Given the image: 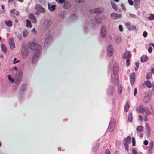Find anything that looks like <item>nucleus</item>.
<instances>
[{
  "label": "nucleus",
  "mask_w": 154,
  "mask_h": 154,
  "mask_svg": "<svg viewBox=\"0 0 154 154\" xmlns=\"http://www.w3.org/2000/svg\"><path fill=\"white\" fill-rule=\"evenodd\" d=\"M15 11V9H12L10 10V13L11 14H14Z\"/></svg>",
  "instance_id": "obj_48"
},
{
  "label": "nucleus",
  "mask_w": 154,
  "mask_h": 154,
  "mask_svg": "<svg viewBox=\"0 0 154 154\" xmlns=\"http://www.w3.org/2000/svg\"><path fill=\"white\" fill-rule=\"evenodd\" d=\"M26 85H23L21 87L20 91L23 92V91L26 89Z\"/></svg>",
  "instance_id": "obj_35"
},
{
  "label": "nucleus",
  "mask_w": 154,
  "mask_h": 154,
  "mask_svg": "<svg viewBox=\"0 0 154 154\" xmlns=\"http://www.w3.org/2000/svg\"><path fill=\"white\" fill-rule=\"evenodd\" d=\"M151 72H152V73L154 74V68H152L151 69Z\"/></svg>",
  "instance_id": "obj_62"
},
{
  "label": "nucleus",
  "mask_w": 154,
  "mask_h": 154,
  "mask_svg": "<svg viewBox=\"0 0 154 154\" xmlns=\"http://www.w3.org/2000/svg\"><path fill=\"white\" fill-rule=\"evenodd\" d=\"M132 154H135V148H134L132 150Z\"/></svg>",
  "instance_id": "obj_56"
},
{
  "label": "nucleus",
  "mask_w": 154,
  "mask_h": 154,
  "mask_svg": "<svg viewBox=\"0 0 154 154\" xmlns=\"http://www.w3.org/2000/svg\"><path fill=\"white\" fill-rule=\"evenodd\" d=\"M29 48L32 50H36V51L38 49V45L35 42H30L29 43Z\"/></svg>",
  "instance_id": "obj_5"
},
{
  "label": "nucleus",
  "mask_w": 154,
  "mask_h": 154,
  "mask_svg": "<svg viewBox=\"0 0 154 154\" xmlns=\"http://www.w3.org/2000/svg\"><path fill=\"white\" fill-rule=\"evenodd\" d=\"M28 34V32L26 30H24L23 32V35L24 37H27Z\"/></svg>",
  "instance_id": "obj_31"
},
{
  "label": "nucleus",
  "mask_w": 154,
  "mask_h": 154,
  "mask_svg": "<svg viewBox=\"0 0 154 154\" xmlns=\"http://www.w3.org/2000/svg\"><path fill=\"white\" fill-rule=\"evenodd\" d=\"M111 16L112 18L115 19L121 18L122 17V15L120 14H118L115 13H113L112 14Z\"/></svg>",
  "instance_id": "obj_13"
},
{
  "label": "nucleus",
  "mask_w": 154,
  "mask_h": 154,
  "mask_svg": "<svg viewBox=\"0 0 154 154\" xmlns=\"http://www.w3.org/2000/svg\"><path fill=\"white\" fill-rule=\"evenodd\" d=\"M148 59V57L146 55H143L140 58L141 61L142 62H146Z\"/></svg>",
  "instance_id": "obj_20"
},
{
  "label": "nucleus",
  "mask_w": 154,
  "mask_h": 154,
  "mask_svg": "<svg viewBox=\"0 0 154 154\" xmlns=\"http://www.w3.org/2000/svg\"><path fill=\"white\" fill-rule=\"evenodd\" d=\"M29 19L32 21V23H35L37 22V20L35 17L32 14H30L28 16Z\"/></svg>",
  "instance_id": "obj_11"
},
{
  "label": "nucleus",
  "mask_w": 154,
  "mask_h": 154,
  "mask_svg": "<svg viewBox=\"0 0 154 154\" xmlns=\"http://www.w3.org/2000/svg\"><path fill=\"white\" fill-rule=\"evenodd\" d=\"M32 32L35 34H37L36 31L35 30V28H34L32 30Z\"/></svg>",
  "instance_id": "obj_52"
},
{
  "label": "nucleus",
  "mask_w": 154,
  "mask_h": 154,
  "mask_svg": "<svg viewBox=\"0 0 154 154\" xmlns=\"http://www.w3.org/2000/svg\"><path fill=\"white\" fill-rule=\"evenodd\" d=\"M130 79L131 83L132 85H134L135 83V74L133 73L130 75Z\"/></svg>",
  "instance_id": "obj_15"
},
{
  "label": "nucleus",
  "mask_w": 154,
  "mask_h": 154,
  "mask_svg": "<svg viewBox=\"0 0 154 154\" xmlns=\"http://www.w3.org/2000/svg\"><path fill=\"white\" fill-rule=\"evenodd\" d=\"M16 60H17V59L16 58H15L14 59V60L13 61V63L14 64H15L16 63H18L20 61L19 60H18L17 61H16Z\"/></svg>",
  "instance_id": "obj_43"
},
{
  "label": "nucleus",
  "mask_w": 154,
  "mask_h": 154,
  "mask_svg": "<svg viewBox=\"0 0 154 154\" xmlns=\"http://www.w3.org/2000/svg\"><path fill=\"white\" fill-rule=\"evenodd\" d=\"M84 0H75V1L78 3L82 2L84 1Z\"/></svg>",
  "instance_id": "obj_51"
},
{
  "label": "nucleus",
  "mask_w": 154,
  "mask_h": 154,
  "mask_svg": "<svg viewBox=\"0 0 154 154\" xmlns=\"http://www.w3.org/2000/svg\"><path fill=\"white\" fill-rule=\"evenodd\" d=\"M138 119L141 122H143V119L141 115H139L138 117Z\"/></svg>",
  "instance_id": "obj_42"
},
{
  "label": "nucleus",
  "mask_w": 154,
  "mask_h": 154,
  "mask_svg": "<svg viewBox=\"0 0 154 154\" xmlns=\"http://www.w3.org/2000/svg\"><path fill=\"white\" fill-rule=\"evenodd\" d=\"M139 63L137 62L136 63H135V66H136V67H137V68H138V67H139Z\"/></svg>",
  "instance_id": "obj_54"
},
{
  "label": "nucleus",
  "mask_w": 154,
  "mask_h": 154,
  "mask_svg": "<svg viewBox=\"0 0 154 154\" xmlns=\"http://www.w3.org/2000/svg\"><path fill=\"white\" fill-rule=\"evenodd\" d=\"M123 58L124 59H126L127 66H128L130 64V61L129 60L131 58L130 53L129 51H126L123 55Z\"/></svg>",
  "instance_id": "obj_2"
},
{
  "label": "nucleus",
  "mask_w": 154,
  "mask_h": 154,
  "mask_svg": "<svg viewBox=\"0 0 154 154\" xmlns=\"http://www.w3.org/2000/svg\"><path fill=\"white\" fill-rule=\"evenodd\" d=\"M96 22L97 23H101V21H98L97 20H96Z\"/></svg>",
  "instance_id": "obj_61"
},
{
  "label": "nucleus",
  "mask_w": 154,
  "mask_h": 154,
  "mask_svg": "<svg viewBox=\"0 0 154 154\" xmlns=\"http://www.w3.org/2000/svg\"><path fill=\"white\" fill-rule=\"evenodd\" d=\"M145 84L148 88H150L151 86V82L149 81H146L145 82Z\"/></svg>",
  "instance_id": "obj_26"
},
{
  "label": "nucleus",
  "mask_w": 154,
  "mask_h": 154,
  "mask_svg": "<svg viewBox=\"0 0 154 154\" xmlns=\"http://www.w3.org/2000/svg\"><path fill=\"white\" fill-rule=\"evenodd\" d=\"M140 5V0H135V8L136 9L139 8Z\"/></svg>",
  "instance_id": "obj_27"
},
{
  "label": "nucleus",
  "mask_w": 154,
  "mask_h": 154,
  "mask_svg": "<svg viewBox=\"0 0 154 154\" xmlns=\"http://www.w3.org/2000/svg\"><path fill=\"white\" fill-rule=\"evenodd\" d=\"M145 128L147 131V136L149 137L150 136V128L149 125L146 123L145 125Z\"/></svg>",
  "instance_id": "obj_17"
},
{
  "label": "nucleus",
  "mask_w": 154,
  "mask_h": 154,
  "mask_svg": "<svg viewBox=\"0 0 154 154\" xmlns=\"http://www.w3.org/2000/svg\"><path fill=\"white\" fill-rule=\"evenodd\" d=\"M40 55V51L38 49L36 52L34 54L32 59V62L33 63H35L38 60L39 56Z\"/></svg>",
  "instance_id": "obj_4"
},
{
  "label": "nucleus",
  "mask_w": 154,
  "mask_h": 154,
  "mask_svg": "<svg viewBox=\"0 0 154 154\" xmlns=\"http://www.w3.org/2000/svg\"><path fill=\"white\" fill-rule=\"evenodd\" d=\"M151 77H152L151 73L150 72L147 73L146 74V79H149Z\"/></svg>",
  "instance_id": "obj_37"
},
{
  "label": "nucleus",
  "mask_w": 154,
  "mask_h": 154,
  "mask_svg": "<svg viewBox=\"0 0 154 154\" xmlns=\"http://www.w3.org/2000/svg\"><path fill=\"white\" fill-rule=\"evenodd\" d=\"M27 55V54L24 55L23 54H22V56L23 58H25Z\"/></svg>",
  "instance_id": "obj_57"
},
{
  "label": "nucleus",
  "mask_w": 154,
  "mask_h": 154,
  "mask_svg": "<svg viewBox=\"0 0 154 154\" xmlns=\"http://www.w3.org/2000/svg\"><path fill=\"white\" fill-rule=\"evenodd\" d=\"M150 95L149 94H146L144 97L143 99V102L144 103H147L150 101Z\"/></svg>",
  "instance_id": "obj_12"
},
{
  "label": "nucleus",
  "mask_w": 154,
  "mask_h": 154,
  "mask_svg": "<svg viewBox=\"0 0 154 154\" xmlns=\"http://www.w3.org/2000/svg\"><path fill=\"white\" fill-rule=\"evenodd\" d=\"M153 146V142L151 141L149 142L148 146V149L147 151L148 154H151L152 151Z\"/></svg>",
  "instance_id": "obj_8"
},
{
  "label": "nucleus",
  "mask_w": 154,
  "mask_h": 154,
  "mask_svg": "<svg viewBox=\"0 0 154 154\" xmlns=\"http://www.w3.org/2000/svg\"><path fill=\"white\" fill-rule=\"evenodd\" d=\"M144 120L145 121H147L148 120V118L147 117V116L146 115L145 118H144Z\"/></svg>",
  "instance_id": "obj_53"
},
{
  "label": "nucleus",
  "mask_w": 154,
  "mask_h": 154,
  "mask_svg": "<svg viewBox=\"0 0 154 154\" xmlns=\"http://www.w3.org/2000/svg\"><path fill=\"white\" fill-rule=\"evenodd\" d=\"M152 48L151 47H149L148 50V52L149 53H150L152 52Z\"/></svg>",
  "instance_id": "obj_49"
},
{
  "label": "nucleus",
  "mask_w": 154,
  "mask_h": 154,
  "mask_svg": "<svg viewBox=\"0 0 154 154\" xmlns=\"http://www.w3.org/2000/svg\"><path fill=\"white\" fill-rule=\"evenodd\" d=\"M35 8L36 10L38 12L42 13H44L45 12L44 8L39 4L36 5Z\"/></svg>",
  "instance_id": "obj_6"
},
{
  "label": "nucleus",
  "mask_w": 154,
  "mask_h": 154,
  "mask_svg": "<svg viewBox=\"0 0 154 154\" xmlns=\"http://www.w3.org/2000/svg\"><path fill=\"white\" fill-rule=\"evenodd\" d=\"M115 126V124L113 122H110L108 129L109 131L112 132L113 131Z\"/></svg>",
  "instance_id": "obj_9"
},
{
  "label": "nucleus",
  "mask_w": 154,
  "mask_h": 154,
  "mask_svg": "<svg viewBox=\"0 0 154 154\" xmlns=\"http://www.w3.org/2000/svg\"><path fill=\"white\" fill-rule=\"evenodd\" d=\"M16 15L17 16H19V13L18 12H17L16 14Z\"/></svg>",
  "instance_id": "obj_63"
},
{
  "label": "nucleus",
  "mask_w": 154,
  "mask_h": 154,
  "mask_svg": "<svg viewBox=\"0 0 154 154\" xmlns=\"http://www.w3.org/2000/svg\"><path fill=\"white\" fill-rule=\"evenodd\" d=\"M129 103L128 102H127L126 105L124 106V111L125 112H127L129 110Z\"/></svg>",
  "instance_id": "obj_24"
},
{
  "label": "nucleus",
  "mask_w": 154,
  "mask_h": 154,
  "mask_svg": "<svg viewBox=\"0 0 154 154\" xmlns=\"http://www.w3.org/2000/svg\"><path fill=\"white\" fill-rule=\"evenodd\" d=\"M143 126H139L137 128L136 130L137 131L141 132L143 131Z\"/></svg>",
  "instance_id": "obj_30"
},
{
  "label": "nucleus",
  "mask_w": 154,
  "mask_h": 154,
  "mask_svg": "<svg viewBox=\"0 0 154 154\" xmlns=\"http://www.w3.org/2000/svg\"><path fill=\"white\" fill-rule=\"evenodd\" d=\"M56 2H57L58 3H60V4L62 3H63L65 0H56Z\"/></svg>",
  "instance_id": "obj_41"
},
{
  "label": "nucleus",
  "mask_w": 154,
  "mask_h": 154,
  "mask_svg": "<svg viewBox=\"0 0 154 154\" xmlns=\"http://www.w3.org/2000/svg\"><path fill=\"white\" fill-rule=\"evenodd\" d=\"M143 144L145 145L146 146L148 144V142L147 140H145L143 142Z\"/></svg>",
  "instance_id": "obj_46"
},
{
  "label": "nucleus",
  "mask_w": 154,
  "mask_h": 154,
  "mask_svg": "<svg viewBox=\"0 0 154 154\" xmlns=\"http://www.w3.org/2000/svg\"><path fill=\"white\" fill-rule=\"evenodd\" d=\"M58 150L59 151H61L62 150L61 148L60 147H59L58 148Z\"/></svg>",
  "instance_id": "obj_59"
},
{
  "label": "nucleus",
  "mask_w": 154,
  "mask_h": 154,
  "mask_svg": "<svg viewBox=\"0 0 154 154\" xmlns=\"http://www.w3.org/2000/svg\"><path fill=\"white\" fill-rule=\"evenodd\" d=\"M5 23L8 27H11L12 25V22L11 20H6L4 22Z\"/></svg>",
  "instance_id": "obj_21"
},
{
  "label": "nucleus",
  "mask_w": 154,
  "mask_h": 154,
  "mask_svg": "<svg viewBox=\"0 0 154 154\" xmlns=\"http://www.w3.org/2000/svg\"><path fill=\"white\" fill-rule=\"evenodd\" d=\"M133 146H135V140L134 138H132Z\"/></svg>",
  "instance_id": "obj_50"
},
{
  "label": "nucleus",
  "mask_w": 154,
  "mask_h": 154,
  "mask_svg": "<svg viewBox=\"0 0 154 154\" xmlns=\"http://www.w3.org/2000/svg\"><path fill=\"white\" fill-rule=\"evenodd\" d=\"M125 25L127 26H129L130 25V23H125Z\"/></svg>",
  "instance_id": "obj_55"
},
{
  "label": "nucleus",
  "mask_w": 154,
  "mask_h": 154,
  "mask_svg": "<svg viewBox=\"0 0 154 154\" xmlns=\"http://www.w3.org/2000/svg\"><path fill=\"white\" fill-rule=\"evenodd\" d=\"M114 91V88L112 86H110L108 90V92L109 93H112Z\"/></svg>",
  "instance_id": "obj_32"
},
{
  "label": "nucleus",
  "mask_w": 154,
  "mask_h": 154,
  "mask_svg": "<svg viewBox=\"0 0 154 154\" xmlns=\"http://www.w3.org/2000/svg\"><path fill=\"white\" fill-rule=\"evenodd\" d=\"M113 71L111 74V82L115 85H119V79L118 73L119 67L118 64H114L113 67Z\"/></svg>",
  "instance_id": "obj_1"
},
{
  "label": "nucleus",
  "mask_w": 154,
  "mask_h": 154,
  "mask_svg": "<svg viewBox=\"0 0 154 154\" xmlns=\"http://www.w3.org/2000/svg\"><path fill=\"white\" fill-rule=\"evenodd\" d=\"M119 29L120 31L122 32L123 31V29L122 26L121 25H119Z\"/></svg>",
  "instance_id": "obj_44"
},
{
  "label": "nucleus",
  "mask_w": 154,
  "mask_h": 154,
  "mask_svg": "<svg viewBox=\"0 0 154 154\" xmlns=\"http://www.w3.org/2000/svg\"><path fill=\"white\" fill-rule=\"evenodd\" d=\"M1 46L2 51L4 53H6L7 52V50L5 45L4 44H2Z\"/></svg>",
  "instance_id": "obj_19"
},
{
  "label": "nucleus",
  "mask_w": 154,
  "mask_h": 154,
  "mask_svg": "<svg viewBox=\"0 0 154 154\" xmlns=\"http://www.w3.org/2000/svg\"><path fill=\"white\" fill-rule=\"evenodd\" d=\"M122 88L121 85H119L118 88V92L119 94H121L122 91Z\"/></svg>",
  "instance_id": "obj_34"
},
{
  "label": "nucleus",
  "mask_w": 154,
  "mask_h": 154,
  "mask_svg": "<svg viewBox=\"0 0 154 154\" xmlns=\"http://www.w3.org/2000/svg\"><path fill=\"white\" fill-rule=\"evenodd\" d=\"M112 5L113 9L115 11L117 10V7L116 5L115 4L113 3L112 4Z\"/></svg>",
  "instance_id": "obj_38"
},
{
  "label": "nucleus",
  "mask_w": 154,
  "mask_h": 154,
  "mask_svg": "<svg viewBox=\"0 0 154 154\" xmlns=\"http://www.w3.org/2000/svg\"><path fill=\"white\" fill-rule=\"evenodd\" d=\"M52 38L51 36H49L47 37L45 39V43H48L52 40Z\"/></svg>",
  "instance_id": "obj_22"
},
{
  "label": "nucleus",
  "mask_w": 154,
  "mask_h": 154,
  "mask_svg": "<svg viewBox=\"0 0 154 154\" xmlns=\"http://www.w3.org/2000/svg\"><path fill=\"white\" fill-rule=\"evenodd\" d=\"M128 120L130 122H131L132 120V114L131 113H129L128 115Z\"/></svg>",
  "instance_id": "obj_36"
},
{
  "label": "nucleus",
  "mask_w": 154,
  "mask_h": 154,
  "mask_svg": "<svg viewBox=\"0 0 154 154\" xmlns=\"http://www.w3.org/2000/svg\"><path fill=\"white\" fill-rule=\"evenodd\" d=\"M26 26L28 27L31 28L32 26L31 24V22L29 20H26Z\"/></svg>",
  "instance_id": "obj_25"
},
{
  "label": "nucleus",
  "mask_w": 154,
  "mask_h": 154,
  "mask_svg": "<svg viewBox=\"0 0 154 154\" xmlns=\"http://www.w3.org/2000/svg\"><path fill=\"white\" fill-rule=\"evenodd\" d=\"M128 2L131 5H132L133 4V2L132 0H128Z\"/></svg>",
  "instance_id": "obj_47"
},
{
  "label": "nucleus",
  "mask_w": 154,
  "mask_h": 154,
  "mask_svg": "<svg viewBox=\"0 0 154 154\" xmlns=\"http://www.w3.org/2000/svg\"><path fill=\"white\" fill-rule=\"evenodd\" d=\"M9 43L10 45V48L11 50H12L15 48V43L14 39L13 38L11 37L9 38Z\"/></svg>",
  "instance_id": "obj_7"
},
{
  "label": "nucleus",
  "mask_w": 154,
  "mask_h": 154,
  "mask_svg": "<svg viewBox=\"0 0 154 154\" xmlns=\"http://www.w3.org/2000/svg\"><path fill=\"white\" fill-rule=\"evenodd\" d=\"M8 79H9V80L12 83V82H14V79H13L12 78L10 75H8Z\"/></svg>",
  "instance_id": "obj_39"
},
{
  "label": "nucleus",
  "mask_w": 154,
  "mask_h": 154,
  "mask_svg": "<svg viewBox=\"0 0 154 154\" xmlns=\"http://www.w3.org/2000/svg\"><path fill=\"white\" fill-rule=\"evenodd\" d=\"M2 9L3 10L5 8V7L4 6V5H3L2 6Z\"/></svg>",
  "instance_id": "obj_64"
},
{
  "label": "nucleus",
  "mask_w": 154,
  "mask_h": 154,
  "mask_svg": "<svg viewBox=\"0 0 154 154\" xmlns=\"http://www.w3.org/2000/svg\"><path fill=\"white\" fill-rule=\"evenodd\" d=\"M144 112H145L146 115H150L151 114V112L149 110V109L146 107H145V109L144 110Z\"/></svg>",
  "instance_id": "obj_23"
},
{
  "label": "nucleus",
  "mask_w": 154,
  "mask_h": 154,
  "mask_svg": "<svg viewBox=\"0 0 154 154\" xmlns=\"http://www.w3.org/2000/svg\"><path fill=\"white\" fill-rule=\"evenodd\" d=\"M91 13H99L102 12V11L99 8L91 9L89 11Z\"/></svg>",
  "instance_id": "obj_18"
},
{
  "label": "nucleus",
  "mask_w": 154,
  "mask_h": 154,
  "mask_svg": "<svg viewBox=\"0 0 154 154\" xmlns=\"http://www.w3.org/2000/svg\"><path fill=\"white\" fill-rule=\"evenodd\" d=\"M147 35L148 34L147 32L145 31L143 32L142 35L143 37L146 38L147 37Z\"/></svg>",
  "instance_id": "obj_40"
},
{
  "label": "nucleus",
  "mask_w": 154,
  "mask_h": 154,
  "mask_svg": "<svg viewBox=\"0 0 154 154\" xmlns=\"http://www.w3.org/2000/svg\"><path fill=\"white\" fill-rule=\"evenodd\" d=\"M152 45V46L153 47H154V44L152 43H150V45Z\"/></svg>",
  "instance_id": "obj_60"
},
{
  "label": "nucleus",
  "mask_w": 154,
  "mask_h": 154,
  "mask_svg": "<svg viewBox=\"0 0 154 154\" xmlns=\"http://www.w3.org/2000/svg\"><path fill=\"white\" fill-rule=\"evenodd\" d=\"M18 1L21 2L22 3L23 2L24 0H17Z\"/></svg>",
  "instance_id": "obj_58"
},
{
  "label": "nucleus",
  "mask_w": 154,
  "mask_h": 154,
  "mask_svg": "<svg viewBox=\"0 0 154 154\" xmlns=\"http://www.w3.org/2000/svg\"><path fill=\"white\" fill-rule=\"evenodd\" d=\"M150 16L148 17V19L149 20H154V14H150Z\"/></svg>",
  "instance_id": "obj_33"
},
{
  "label": "nucleus",
  "mask_w": 154,
  "mask_h": 154,
  "mask_svg": "<svg viewBox=\"0 0 154 154\" xmlns=\"http://www.w3.org/2000/svg\"><path fill=\"white\" fill-rule=\"evenodd\" d=\"M106 33V30L105 27L103 26L101 29L100 32V35L102 38L105 37Z\"/></svg>",
  "instance_id": "obj_14"
},
{
  "label": "nucleus",
  "mask_w": 154,
  "mask_h": 154,
  "mask_svg": "<svg viewBox=\"0 0 154 154\" xmlns=\"http://www.w3.org/2000/svg\"><path fill=\"white\" fill-rule=\"evenodd\" d=\"M107 53L109 56H112L113 53V50L112 48V46L109 45L107 48Z\"/></svg>",
  "instance_id": "obj_10"
},
{
  "label": "nucleus",
  "mask_w": 154,
  "mask_h": 154,
  "mask_svg": "<svg viewBox=\"0 0 154 154\" xmlns=\"http://www.w3.org/2000/svg\"><path fill=\"white\" fill-rule=\"evenodd\" d=\"M70 7V3L69 2H65L63 6V7L64 8L66 9H68Z\"/></svg>",
  "instance_id": "obj_28"
},
{
  "label": "nucleus",
  "mask_w": 154,
  "mask_h": 154,
  "mask_svg": "<svg viewBox=\"0 0 154 154\" xmlns=\"http://www.w3.org/2000/svg\"><path fill=\"white\" fill-rule=\"evenodd\" d=\"M55 7L56 6L55 5L50 6L49 4H48V8L51 11H52L54 10L55 9Z\"/></svg>",
  "instance_id": "obj_29"
},
{
  "label": "nucleus",
  "mask_w": 154,
  "mask_h": 154,
  "mask_svg": "<svg viewBox=\"0 0 154 154\" xmlns=\"http://www.w3.org/2000/svg\"><path fill=\"white\" fill-rule=\"evenodd\" d=\"M110 151L109 149H106L105 152V154H110Z\"/></svg>",
  "instance_id": "obj_45"
},
{
  "label": "nucleus",
  "mask_w": 154,
  "mask_h": 154,
  "mask_svg": "<svg viewBox=\"0 0 154 154\" xmlns=\"http://www.w3.org/2000/svg\"><path fill=\"white\" fill-rule=\"evenodd\" d=\"M131 137L130 136H128L126 139H124V145L126 150L128 151V145L129 144L130 142Z\"/></svg>",
  "instance_id": "obj_3"
},
{
  "label": "nucleus",
  "mask_w": 154,
  "mask_h": 154,
  "mask_svg": "<svg viewBox=\"0 0 154 154\" xmlns=\"http://www.w3.org/2000/svg\"><path fill=\"white\" fill-rule=\"evenodd\" d=\"M145 109V107H143L141 105H140L138 108H137L136 109V110L137 112L143 113L144 112V110Z\"/></svg>",
  "instance_id": "obj_16"
}]
</instances>
